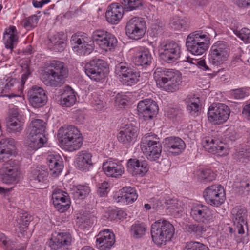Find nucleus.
Segmentation results:
<instances>
[{
  "label": "nucleus",
  "mask_w": 250,
  "mask_h": 250,
  "mask_svg": "<svg viewBox=\"0 0 250 250\" xmlns=\"http://www.w3.org/2000/svg\"><path fill=\"white\" fill-rule=\"evenodd\" d=\"M203 196L208 204L214 207H219L225 200L224 189L220 185H213L206 188Z\"/></svg>",
  "instance_id": "nucleus-13"
},
{
  "label": "nucleus",
  "mask_w": 250,
  "mask_h": 250,
  "mask_svg": "<svg viewBox=\"0 0 250 250\" xmlns=\"http://www.w3.org/2000/svg\"><path fill=\"white\" fill-rule=\"evenodd\" d=\"M211 0H190L191 5L195 8L202 10H207Z\"/></svg>",
  "instance_id": "nucleus-49"
},
{
  "label": "nucleus",
  "mask_w": 250,
  "mask_h": 250,
  "mask_svg": "<svg viewBox=\"0 0 250 250\" xmlns=\"http://www.w3.org/2000/svg\"><path fill=\"white\" fill-rule=\"evenodd\" d=\"M123 211L117 209H108L105 213V216L111 220L120 219L119 214L123 213Z\"/></svg>",
  "instance_id": "nucleus-53"
},
{
  "label": "nucleus",
  "mask_w": 250,
  "mask_h": 250,
  "mask_svg": "<svg viewBox=\"0 0 250 250\" xmlns=\"http://www.w3.org/2000/svg\"><path fill=\"white\" fill-rule=\"evenodd\" d=\"M32 220V217L27 213L22 214L18 220V225L28 226Z\"/></svg>",
  "instance_id": "nucleus-55"
},
{
  "label": "nucleus",
  "mask_w": 250,
  "mask_h": 250,
  "mask_svg": "<svg viewBox=\"0 0 250 250\" xmlns=\"http://www.w3.org/2000/svg\"><path fill=\"white\" fill-rule=\"evenodd\" d=\"M137 111L139 115L143 117L144 120L152 119L157 114L158 106L153 100L146 99L138 103Z\"/></svg>",
  "instance_id": "nucleus-20"
},
{
  "label": "nucleus",
  "mask_w": 250,
  "mask_h": 250,
  "mask_svg": "<svg viewBox=\"0 0 250 250\" xmlns=\"http://www.w3.org/2000/svg\"><path fill=\"white\" fill-rule=\"evenodd\" d=\"M48 172L41 167H37L31 172V180L39 183H46L48 181Z\"/></svg>",
  "instance_id": "nucleus-40"
},
{
  "label": "nucleus",
  "mask_w": 250,
  "mask_h": 250,
  "mask_svg": "<svg viewBox=\"0 0 250 250\" xmlns=\"http://www.w3.org/2000/svg\"><path fill=\"white\" fill-rule=\"evenodd\" d=\"M73 50L80 55L89 54L94 49V41L85 35H73L71 39Z\"/></svg>",
  "instance_id": "nucleus-12"
},
{
  "label": "nucleus",
  "mask_w": 250,
  "mask_h": 250,
  "mask_svg": "<svg viewBox=\"0 0 250 250\" xmlns=\"http://www.w3.org/2000/svg\"><path fill=\"white\" fill-rule=\"evenodd\" d=\"M208 120L215 125H220L227 120L229 116V109L221 103L212 104L208 112Z\"/></svg>",
  "instance_id": "nucleus-14"
},
{
  "label": "nucleus",
  "mask_w": 250,
  "mask_h": 250,
  "mask_svg": "<svg viewBox=\"0 0 250 250\" xmlns=\"http://www.w3.org/2000/svg\"><path fill=\"white\" fill-rule=\"evenodd\" d=\"M58 135L62 147L68 151L78 150L82 146L83 137L80 130L74 126L62 127L59 130Z\"/></svg>",
  "instance_id": "nucleus-3"
},
{
  "label": "nucleus",
  "mask_w": 250,
  "mask_h": 250,
  "mask_svg": "<svg viewBox=\"0 0 250 250\" xmlns=\"http://www.w3.org/2000/svg\"><path fill=\"white\" fill-rule=\"evenodd\" d=\"M19 37L16 28L10 26L5 29L3 36V42L6 49L12 51L18 42Z\"/></svg>",
  "instance_id": "nucleus-30"
},
{
  "label": "nucleus",
  "mask_w": 250,
  "mask_h": 250,
  "mask_svg": "<svg viewBox=\"0 0 250 250\" xmlns=\"http://www.w3.org/2000/svg\"><path fill=\"white\" fill-rule=\"evenodd\" d=\"M19 83L13 78L6 80L5 84L0 85V97H8L9 99L21 97L22 88L19 89Z\"/></svg>",
  "instance_id": "nucleus-23"
},
{
  "label": "nucleus",
  "mask_w": 250,
  "mask_h": 250,
  "mask_svg": "<svg viewBox=\"0 0 250 250\" xmlns=\"http://www.w3.org/2000/svg\"><path fill=\"white\" fill-rule=\"evenodd\" d=\"M103 169L107 176L112 177H117L124 172V167L121 164L111 160L103 164Z\"/></svg>",
  "instance_id": "nucleus-33"
},
{
  "label": "nucleus",
  "mask_w": 250,
  "mask_h": 250,
  "mask_svg": "<svg viewBox=\"0 0 250 250\" xmlns=\"http://www.w3.org/2000/svg\"><path fill=\"white\" fill-rule=\"evenodd\" d=\"M47 163L51 174L55 177L59 175L63 167L61 156L56 153L49 154L46 158Z\"/></svg>",
  "instance_id": "nucleus-32"
},
{
  "label": "nucleus",
  "mask_w": 250,
  "mask_h": 250,
  "mask_svg": "<svg viewBox=\"0 0 250 250\" xmlns=\"http://www.w3.org/2000/svg\"><path fill=\"white\" fill-rule=\"evenodd\" d=\"M66 192L60 189H55L52 195V199L53 204L58 205V199L60 197L64 198V195Z\"/></svg>",
  "instance_id": "nucleus-57"
},
{
  "label": "nucleus",
  "mask_w": 250,
  "mask_h": 250,
  "mask_svg": "<svg viewBox=\"0 0 250 250\" xmlns=\"http://www.w3.org/2000/svg\"><path fill=\"white\" fill-rule=\"evenodd\" d=\"M56 100L62 107H70L75 104L77 99L74 91L70 87H66L60 92Z\"/></svg>",
  "instance_id": "nucleus-27"
},
{
  "label": "nucleus",
  "mask_w": 250,
  "mask_h": 250,
  "mask_svg": "<svg viewBox=\"0 0 250 250\" xmlns=\"http://www.w3.org/2000/svg\"><path fill=\"white\" fill-rule=\"evenodd\" d=\"M28 97L30 104L34 108L44 106L48 99L45 91L37 86H34L29 90Z\"/></svg>",
  "instance_id": "nucleus-21"
},
{
  "label": "nucleus",
  "mask_w": 250,
  "mask_h": 250,
  "mask_svg": "<svg viewBox=\"0 0 250 250\" xmlns=\"http://www.w3.org/2000/svg\"><path fill=\"white\" fill-rule=\"evenodd\" d=\"M184 250H209L206 245L197 242H190L187 244Z\"/></svg>",
  "instance_id": "nucleus-50"
},
{
  "label": "nucleus",
  "mask_w": 250,
  "mask_h": 250,
  "mask_svg": "<svg viewBox=\"0 0 250 250\" xmlns=\"http://www.w3.org/2000/svg\"><path fill=\"white\" fill-rule=\"evenodd\" d=\"M137 134V127L132 125H127L120 130L117 135V139L119 142L127 146L135 141Z\"/></svg>",
  "instance_id": "nucleus-24"
},
{
  "label": "nucleus",
  "mask_w": 250,
  "mask_h": 250,
  "mask_svg": "<svg viewBox=\"0 0 250 250\" xmlns=\"http://www.w3.org/2000/svg\"><path fill=\"white\" fill-rule=\"evenodd\" d=\"M132 60L138 66H148L152 62V55L147 48L137 47L130 50Z\"/></svg>",
  "instance_id": "nucleus-22"
},
{
  "label": "nucleus",
  "mask_w": 250,
  "mask_h": 250,
  "mask_svg": "<svg viewBox=\"0 0 250 250\" xmlns=\"http://www.w3.org/2000/svg\"><path fill=\"white\" fill-rule=\"evenodd\" d=\"M153 76L157 87L167 92L175 91L181 82L178 72L163 67L157 68Z\"/></svg>",
  "instance_id": "nucleus-2"
},
{
  "label": "nucleus",
  "mask_w": 250,
  "mask_h": 250,
  "mask_svg": "<svg viewBox=\"0 0 250 250\" xmlns=\"http://www.w3.org/2000/svg\"><path fill=\"white\" fill-rule=\"evenodd\" d=\"M187 110L191 115L196 116L198 115L200 109L199 105V100L198 98L192 99L189 101H187Z\"/></svg>",
  "instance_id": "nucleus-43"
},
{
  "label": "nucleus",
  "mask_w": 250,
  "mask_h": 250,
  "mask_svg": "<svg viewBox=\"0 0 250 250\" xmlns=\"http://www.w3.org/2000/svg\"><path fill=\"white\" fill-rule=\"evenodd\" d=\"M215 179L214 173L210 169L203 170L199 175V179L201 182L207 183Z\"/></svg>",
  "instance_id": "nucleus-46"
},
{
  "label": "nucleus",
  "mask_w": 250,
  "mask_h": 250,
  "mask_svg": "<svg viewBox=\"0 0 250 250\" xmlns=\"http://www.w3.org/2000/svg\"><path fill=\"white\" fill-rule=\"evenodd\" d=\"M171 26L175 30H180L184 26V21L181 19H177L171 23Z\"/></svg>",
  "instance_id": "nucleus-62"
},
{
  "label": "nucleus",
  "mask_w": 250,
  "mask_h": 250,
  "mask_svg": "<svg viewBox=\"0 0 250 250\" xmlns=\"http://www.w3.org/2000/svg\"><path fill=\"white\" fill-rule=\"evenodd\" d=\"M185 229L189 233L195 236H200L205 231L204 228L199 224L187 225Z\"/></svg>",
  "instance_id": "nucleus-45"
},
{
  "label": "nucleus",
  "mask_w": 250,
  "mask_h": 250,
  "mask_svg": "<svg viewBox=\"0 0 250 250\" xmlns=\"http://www.w3.org/2000/svg\"><path fill=\"white\" fill-rule=\"evenodd\" d=\"M76 162L79 169L86 171L93 165L92 155L86 151H81L77 154Z\"/></svg>",
  "instance_id": "nucleus-36"
},
{
  "label": "nucleus",
  "mask_w": 250,
  "mask_h": 250,
  "mask_svg": "<svg viewBox=\"0 0 250 250\" xmlns=\"http://www.w3.org/2000/svg\"><path fill=\"white\" fill-rule=\"evenodd\" d=\"M236 35L242 41L246 43L250 42V30L244 28L237 31Z\"/></svg>",
  "instance_id": "nucleus-52"
},
{
  "label": "nucleus",
  "mask_w": 250,
  "mask_h": 250,
  "mask_svg": "<svg viewBox=\"0 0 250 250\" xmlns=\"http://www.w3.org/2000/svg\"><path fill=\"white\" fill-rule=\"evenodd\" d=\"M126 35L132 39L138 40L144 35L146 31V22L140 17H133L126 23Z\"/></svg>",
  "instance_id": "nucleus-15"
},
{
  "label": "nucleus",
  "mask_w": 250,
  "mask_h": 250,
  "mask_svg": "<svg viewBox=\"0 0 250 250\" xmlns=\"http://www.w3.org/2000/svg\"><path fill=\"white\" fill-rule=\"evenodd\" d=\"M188 61L191 63L196 64L200 68L203 70H208L209 69L206 64V62L204 60L198 61L197 60L192 59Z\"/></svg>",
  "instance_id": "nucleus-59"
},
{
  "label": "nucleus",
  "mask_w": 250,
  "mask_h": 250,
  "mask_svg": "<svg viewBox=\"0 0 250 250\" xmlns=\"http://www.w3.org/2000/svg\"><path fill=\"white\" fill-rule=\"evenodd\" d=\"M164 147L168 151L178 154L186 148L184 141L180 138L175 136L167 137L164 140Z\"/></svg>",
  "instance_id": "nucleus-28"
},
{
  "label": "nucleus",
  "mask_w": 250,
  "mask_h": 250,
  "mask_svg": "<svg viewBox=\"0 0 250 250\" xmlns=\"http://www.w3.org/2000/svg\"><path fill=\"white\" fill-rule=\"evenodd\" d=\"M121 200L126 204L132 203L138 198L135 189L131 187H125L120 190Z\"/></svg>",
  "instance_id": "nucleus-37"
},
{
  "label": "nucleus",
  "mask_w": 250,
  "mask_h": 250,
  "mask_svg": "<svg viewBox=\"0 0 250 250\" xmlns=\"http://www.w3.org/2000/svg\"><path fill=\"white\" fill-rule=\"evenodd\" d=\"M190 214L195 221L205 225L212 223L216 219V212L208 206L199 203L192 205Z\"/></svg>",
  "instance_id": "nucleus-7"
},
{
  "label": "nucleus",
  "mask_w": 250,
  "mask_h": 250,
  "mask_svg": "<svg viewBox=\"0 0 250 250\" xmlns=\"http://www.w3.org/2000/svg\"><path fill=\"white\" fill-rule=\"evenodd\" d=\"M175 229L172 224L164 219L154 222L151 227L150 233L153 243L158 246L165 245L173 237Z\"/></svg>",
  "instance_id": "nucleus-4"
},
{
  "label": "nucleus",
  "mask_w": 250,
  "mask_h": 250,
  "mask_svg": "<svg viewBox=\"0 0 250 250\" xmlns=\"http://www.w3.org/2000/svg\"><path fill=\"white\" fill-rule=\"evenodd\" d=\"M58 205L53 204L55 208L60 212H63L67 210L70 205V199H66V201L58 202Z\"/></svg>",
  "instance_id": "nucleus-54"
},
{
  "label": "nucleus",
  "mask_w": 250,
  "mask_h": 250,
  "mask_svg": "<svg viewBox=\"0 0 250 250\" xmlns=\"http://www.w3.org/2000/svg\"><path fill=\"white\" fill-rule=\"evenodd\" d=\"M231 96L235 99H242L248 96L247 92L243 88L233 90Z\"/></svg>",
  "instance_id": "nucleus-56"
},
{
  "label": "nucleus",
  "mask_w": 250,
  "mask_h": 250,
  "mask_svg": "<svg viewBox=\"0 0 250 250\" xmlns=\"http://www.w3.org/2000/svg\"><path fill=\"white\" fill-rule=\"evenodd\" d=\"M202 143L203 147L208 152L219 156H226L229 154V149L227 145L218 139L206 138L203 140Z\"/></svg>",
  "instance_id": "nucleus-19"
},
{
  "label": "nucleus",
  "mask_w": 250,
  "mask_h": 250,
  "mask_svg": "<svg viewBox=\"0 0 250 250\" xmlns=\"http://www.w3.org/2000/svg\"><path fill=\"white\" fill-rule=\"evenodd\" d=\"M115 102L119 105L125 106L127 102V97L125 95L118 94L116 97Z\"/></svg>",
  "instance_id": "nucleus-61"
},
{
  "label": "nucleus",
  "mask_w": 250,
  "mask_h": 250,
  "mask_svg": "<svg viewBox=\"0 0 250 250\" xmlns=\"http://www.w3.org/2000/svg\"><path fill=\"white\" fill-rule=\"evenodd\" d=\"M229 53V47L226 42H217L211 47L209 51L210 62L214 65H220L228 60Z\"/></svg>",
  "instance_id": "nucleus-9"
},
{
  "label": "nucleus",
  "mask_w": 250,
  "mask_h": 250,
  "mask_svg": "<svg viewBox=\"0 0 250 250\" xmlns=\"http://www.w3.org/2000/svg\"><path fill=\"white\" fill-rule=\"evenodd\" d=\"M232 220L235 226V230L239 234H244L248 230L247 222V210L242 207H236L232 211Z\"/></svg>",
  "instance_id": "nucleus-18"
},
{
  "label": "nucleus",
  "mask_w": 250,
  "mask_h": 250,
  "mask_svg": "<svg viewBox=\"0 0 250 250\" xmlns=\"http://www.w3.org/2000/svg\"><path fill=\"white\" fill-rule=\"evenodd\" d=\"M46 128V123L42 120L35 119L33 120L30 126V132L32 134H44Z\"/></svg>",
  "instance_id": "nucleus-41"
},
{
  "label": "nucleus",
  "mask_w": 250,
  "mask_h": 250,
  "mask_svg": "<svg viewBox=\"0 0 250 250\" xmlns=\"http://www.w3.org/2000/svg\"><path fill=\"white\" fill-rule=\"evenodd\" d=\"M107 64L105 61L100 59H94L85 64L86 74L92 80L100 81L105 77Z\"/></svg>",
  "instance_id": "nucleus-11"
},
{
  "label": "nucleus",
  "mask_w": 250,
  "mask_h": 250,
  "mask_svg": "<svg viewBox=\"0 0 250 250\" xmlns=\"http://www.w3.org/2000/svg\"><path fill=\"white\" fill-rule=\"evenodd\" d=\"M167 205H169L168 208L172 210L173 213H178L180 211V207L178 206V203L176 200H171L169 203L167 202Z\"/></svg>",
  "instance_id": "nucleus-60"
},
{
  "label": "nucleus",
  "mask_w": 250,
  "mask_h": 250,
  "mask_svg": "<svg viewBox=\"0 0 250 250\" xmlns=\"http://www.w3.org/2000/svg\"><path fill=\"white\" fill-rule=\"evenodd\" d=\"M123 15V8L117 3H113L108 7L105 16L108 22L117 24L122 19Z\"/></svg>",
  "instance_id": "nucleus-35"
},
{
  "label": "nucleus",
  "mask_w": 250,
  "mask_h": 250,
  "mask_svg": "<svg viewBox=\"0 0 250 250\" xmlns=\"http://www.w3.org/2000/svg\"><path fill=\"white\" fill-rule=\"evenodd\" d=\"M93 40L103 50L107 51L115 49L117 44L116 37L104 30H96L93 33Z\"/></svg>",
  "instance_id": "nucleus-16"
},
{
  "label": "nucleus",
  "mask_w": 250,
  "mask_h": 250,
  "mask_svg": "<svg viewBox=\"0 0 250 250\" xmlns=\"http://www.w3.org/2000/svg\"><path fill=\"white\" fill-rule=\"evenodd\" d=\"M120 3L126 11H133L142 6L141 0H120Z\"/></svg>",
  "instance_id": "nucleus-42"
},
{
  "label": "nucleus",
  "mask_w": 250,
  "mask_h": 250,
  "mask_svg": "<svg viewBox=\"0 0 250 250\" xmlns=\"http://www.w3.org/2000/svg\"><path fill=\"white\" fill-rule=\"evenodd\" d=\"M68 75V70L63 62L52 60L46 64L42 81L47 86L58 87L64 83Z\"/></svg>",
  "instance_id": "nucleus-1"
},
{
  "label": "nucleus",
  "mask_w": 250,
  "mask_h": 250,
  "mask_svg": "<svg viewBox=\"0 0 250 250\" xmlns=\"http://www.w3.org/2000/svg\"><path fill=\"white\" fill-rule=\"evenodd\" d=\"M157 136L152 133L146 134L142 138L141 148L146 158L151 161L158 160L161 155L162 146Z\"/></svg>",
  "instance_id": "nucleus-6"
},
{
  "label": "nucleus",
  "mask_w": 250,
  "mask_h": 250,
  "mask_svg": "<svg viewBox=\"0 0 250 250\" xmlns=\"http://www.w3.org/2000/svg\"><path fill=\"white\" fill-rule=\"evenodd\" d=\"M81 222L86 223L87 225H89L91 223H93V221L94 219V217L93 216L88 214L87 215H83L81 216L80 218Z\"/></svg>",
  "instance_id": "nucleus-63"
},
{
  "label": "nucleus",
  "mask_w": 250,
  "mask_h": 250,
  "mask_svg": "<svg viewBox=\"0 0 250 250\" xmlns=\"http://www.w3.org/2000/svg\"><path fill=\"white\" fill-rule=\"evenodd\" d=\"M0 240L1 241L3 245L5 246L7 248L12 249L13 247L14 243L11 239L8 238L6 236L1 233L0 234Z\"/></svg>",
  "instance_id": "nucleus-58"
},
{
  "label": "nucleus",
  "mask_w": 250,
  "mask_h": 250,
  "mask_svg": "<svg viewBox=\"0 0 250 250\" xmlns=\"http://www.w3.org/2000/svg\"><path fill=\"white\" fill-rule=\"evenodd\" d=\"M115 73L121 82L126 85H132L139 80L140 72L130 68L126 63L117 64L115 66Z\"/></svg>",
  "instance_id": "nucleus-8"
},
{
  "label": "nucleus",
  "mask_w": 250,
  "mask_h": 250,
  "mask_svg": "<svg viewBox=\"0 0 250 250\" xmlns=\"http://www.w3.org/2000/svg\"><path fill=\"white\" fill-rule=\"evenodd\" d=\"M75 196L80 199L84 198L90 192V189L87 185H79L74 189Z\"/></svg>",
  "instance_id": "nucleus-44"
},
{
  "label": "nucleus",
  "mask_w": 250,
  "mask_h": 250,
  "mask_svg": "<svg viewBox=\"0 0 250 250\" xmlns=\"http://www.w3.org/2000/svg\"><path fill=\"white\" fill-rule=\"evenodd\" d=\"M210 38L209 34L201 31H196L189 34L186 39L188 50L194 55L203 54L209 47Z\"/></svg>",
  "instance_id": "nucleus-5"
},
{
  "label": "nucleus",
  "mask_w": 250,
  "mask_h": 250,
  "mask_svg": "<svg viewBox=\"0 0 250 250\" xmlns=\"http://www.w3.org/2000/svg\"><path fill=\"white\" fill-rule=\"evenodd\" d=\"M72 237L69 233H58L53 239V243L57 248L66 247L71 245Z\"/></svg>",
  "instance_id": "nucleus-39"
},
{
  "label": "nucleus",
  "mask_w": 250,
  "mask_h": 250,
  "mask_svg": "<svg viewBox=\"0 0 250 250\" xmlns=\"http://www.w3.org/2000/svg\"><path fill=\"white\" fill-rule=\"evenodd\" d=\"M94 105L97 110H101L104 107L105 103L99 98H97L94 102Z\"/></svg>",
  "instance_id": "nucleus-64"
},
{
  "label": "nucleus",
  "mask_w": 250,
  "mask_h": 250,
  "mask_svg": "<svg viewBox=\"0 0 250 250\" xmlns=\"http://www.w3.org/2000/svg\"><path fill=\"white\" fill-rule=\"evenodd\" d=\"M158 51L161 58L168 63L177 61L181 54L180 45L172 41H167L161 42L158 46Z\"/></svg>",
  "instance_id": "nucleus-10"
},
{
  "label": "nucleus",
  "mask_w": 250,
  "mask_h": 250,
  "mask_svg": "<svg viewBox=\"0 0 250 250\" xmlns=\"http://www.w3.org/2000/svg\"><path fill=\"white\" fill-rule=\"evenodd\" d=\"M63 34L59 33H56L50 39L51 42L55 46H58L59 51L62 50L64 47Z\"/></svg>",
  "instance_id": "nucleus-47"
},
{
  "label": "nucleus",
  "mask_w": 250,
  "mask_h": 250,
  "mask_svg": "<svg viewBox=\"0 0 250 250\" xmlns=\"http://www.w3.org/2000/svg\"><path fill=\"white\" fill-rule=\"evenodd\" d=\"M115 241V236L109 229H104L99 232L96 237V245L101 250L110 248Z\"/></svg>",
  "instance_id": "nucleus-26"
},
{
  "label": "nucleus",
  "mask_w": 250,
  "mask_h": 250,
  "mask_svg": "<svg viewBox=\"0 0 250 250\" xmlns=\"http://www.w3.org/2000/svg\"><path fill=\"white\" fill-rule=\"evenodd\" d=\"M146 230V225L138 221L133 223L129 229L130 235L134 239H139L143 237L145 235Z\"/></svg>",
  "instance_id": "nucleus-38"
},
{
  "label": "nucleus",
  "mask_w": 250,
  "mask_h": 250,
  "mask_svg": "<svg viewBox=\"0 0 250 250\" xmlns=\"http://www.w3.org/2000/svg\"><path fill=\"white\" fill-rule=\"evenodd\" d=\"M14 141L12 139H2L0 142V161L5 162L14 153Z\"/></svg>",
  "instance_id": "nucleus-34"
},
{
  "label": "nucleus",
  "mask_w": 250,
  "mask_h": 250,
  "mask_svg": "<svg viewBox=\"0 0 250 250\" xmlns=\"http://www.w3.org/2000/svg\"><path fill=\"white\" fill-rule=\"evenodd\" d=\"M97 187V193L101 197L105 196L109 191V184L106 181L98 184Z\"/></svg>",
  "instance_id": "nucleus-51"
},
{
  "label": "nucleus",
  "mask_w": 250,
  "mask_h": 250,
  "mask_svg": "<svg viewBox=\"0 0 250 250\" xmlns=\"http://www.w3.org/2000/svg\"><path fill=\"white\" fill-rule=\"evenodd\" d=\"M18 173V161L10 159L5 161L0 168V180L4 184H11L17 180Z\"/></svg>",
  "instance_id": "nucleus-17"
},
{
  "label": "nucleus",
  "mask_w": 250,
  "mask_h": 250,
  "mask_svg": "<svg viewBox=\"0 0 250 250\" xmlns=\"http://www.w3.org/2000/svg\"><path fill=\"white\" fill-rule=\"evenodd\" d=\"M47 142V138L44 134H32L29 132L25 141V146L32 150H37L42 147Z\"/></svg>",
  "instance_id": "nucleus-31"
},
{
  "label": "nucleus",
  "mask_w": 250,
  "mask_h": 250,
  "mask_svg": "<svg viewBox=\"0 0 250 250\" xmlns=\"http://www.w3.org/2000/svg\"><path fill=\"white\" fill-rule=\"evenodd\" d=\"M39 20V18L36 15H32L25 20L23 26L27 30H30L37 26Z\"/></svg>",
  "instance_id": "nucleus-48"
},
{
  "label": "nucleus",
  "mask_w": 250,
  "mask_h": 250,
  "mask_svg": "<svg viewBox=\"0 0 250 250\" xmlns=\"http://www.w3.org/2000/svg\"><path fill=\"white\" fill-rule=\"evenodd\" d=\"M128 171L133 175L144 176L148 171V167L146 162L136 159H130L127 163Z\"/></svg>",
  "instance_id": "nucleus-29"
},
{
  "label": "nucleus",
  "mask_w": 250,
  "mask_h": 250,
  "mask_svg": "<svg viewBox=\"0 0 250 250\" xmlns=\"http://www.w3.org/2000/svg\"><path fill=\"white\" fill-rule=\"evenodd\" d=\"M24 118L17 109L14 110L9 118L7 126L9 130L13 133H20L23 129Z\"/></svg>",
  "instance_id": "nucleus-25"
}]
</instances>
